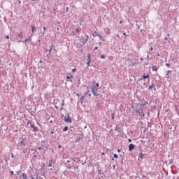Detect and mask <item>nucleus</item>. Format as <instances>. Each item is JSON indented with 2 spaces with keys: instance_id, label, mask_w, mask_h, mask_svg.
<instances>
[{
  "instance_id": "obj_1",
  "label": "nucleus",
  "mask_w": 179,
  "mask_h": 179,
  "mask_svg": "<svg viewBox=\"0 0 179 179\" xmlns=\"http://www.w3.org/2000/svg\"><path fill=\"white\" fill-rule=\"evenodd\" d=\"M27 127L30 125L31 128L33 129L34 132H37L38 131V127H35L34 126V122L32 120H29L27 122Z\"/></svg>"
},
{
  "instance_id": "obj_2",
  "label": "nucleus",
  "mask_w": 179,
  "mask_h": 179,
  "mask_svg": "<svg viewBox=\"0 0 179 179\" xmlns=\"http://www.w3.org/2000/svg\"><path fill=\"white\" fill-rule=\"evenodd\" d=\"M65 122H69L70 124L72 122V119L69 117V113H68L66 116H64Z\"/></svg>"
},
{
  "instance_id": "obj_3",
  "label": "nucleus",
  "mask_w": 179,
  "mask_h": 179,
  "mask_svg": "<svg viewBox=\"0 0 179 179\" xmlns=\"http://www.w3.org/2000/svg\"><path fill=\"white\" fill-rule=\"evenodd\" d=\"M81 40L83 41H82L83 44H86V43H87V41H89V35H86L85 38L82 37Z\"/></svg>"
},
{
  "instance_id": "obj_4",
  "label": "nucleus",
  "mask_w": 179,
  "mask_h": 179,
  "mask_svg": "<svg viewBox=\"0 0 179 179\" xmlns=\"http://www.w3.org/2000/svg\"><path fill=\"white\" fill-rule=\"evenodd\" d=\"M29 176H27V174L24 173H22L20 175V179H28Z\"/></svg>"
},
{
  "instance_id": "obj_5",
  "label": "nucleus",
  "mask_w": 179,
  "mask_h": 179,
  "mask_svg": "<svg viewBox=\"0 0 179 179\" xmlns=\"http://www.w3.org/2000/svg\"><path fill=\"white\" fill-rule=\"evenodd\" d=\"M26 138H24L23 140L20 143V146H27V143H26Z\"/></svg>"
},
{
  "instance_id": "obj_6",
  "label": "nucleus",
  "mask_w": 179,
  "mask_h": 179,
  "mask_svg": "<svg viewBox=\"0 0 179 179\" xmlns=\"http://www.w3.org/2000/svg\"><path fill=\"white\" fill-rule=\"evenodd\" d=\"M146 79H149V74L144 73L143 77L139 79V80H146Z\"/></svg>"
},
{
  "instance_id": "obj_7",
  "label": "nucleus",
  "mask_w": 179,
  "mask_h": 179,
  "mask_svg": "<svg viewBox=\"0 0 179 179\" xmlns=\"http://www.w3.org/2000/svg\"><path fill=\"white\" fill-rule=\"evenodd\" d=\"M135 149V145L134 144H129V152H132Z\"/></svg>"
},
{
  "instance_id": "obj_8",
  "label": "nucleus",
  "mask_w": 179,
  "mask_h": 179,
  "mask_svg": "<svg viewBox=\"0 0 179 179\" xmlns=\"http://www.w3.org/2000/svg\"><path fill=\"white\" fill-rule=\"evenodd\" d=\"M88 62H87V66H90V54L87 55Z\"/></svg>"
},
{
  "instance_id": "obj_9",
  "label": "nucleus",
  "mask_w": 179,
  "mask_h": 179,
  "mask_svg": "<svg viewBox=\"0 0 179 179\" xmlns=\"http://www.w3.org/2000/svg\"><path fill=\"white\" fill-rule=\"evenodd\" d=\"M158 69H159V68H157V66H152V71H153L154 72H157Z\"/></svg>"
},
{
  "instance_id": "obj_10",
  "label": "nucleus",
  "mask_w": 179,
  "mask_h": 179,
  "mask_svg": "<svg viewBox=\"0 0 179 179\" xmlns=\"http://www.w3.org/2000/svg\"><path fill=\"white\" fill-rule=\"evenodd\" d=\"M17 37L19 38H23V32H20L19 34H17Z\"/></svg>"
},
{
  "instance_id": "obj_11",
  "label": "nucleus",
  "mask_w": 179,
  "mask_h": 179,
  "mask_svg": "<svg viewBox=\"0 0 179 179\" xmlns=\"http://www.w3.org/2000/svg\"><path fill=\"white\" fill-rule=\"evenodd\" d=\"M97 88H96V85H94V87H92V92L94 93V92H97Z\"/></svg>"
},
{
  "instance_id": "obj_12",
  "label": "nucleus",
  "mask_w": 179,
  "mask_h": 179,
  "mask_svg": "<svg viewBox=\"0 0 179 179\" xmlns=\"http://www.w3.org/2000/svg\"><path fill=\"white\" fill-rule=\"evenodd\" d=\"M84 100H85V96H81V97L80 98V103L81 104H83Z\"/></svg>"
},
{
  "instance_id": "obj_13",
  "label": "nucleus",
  "mask_w": 179,
  "mask_h": 179,
  "mask_svg": "<svg viewBox=\"0 0 179 179\" xmlns=\"http://www.w3.org/2000/svg\"><path fill=\"white\" fill-rule=\"evenodd\" d=\"M54 159H50L49 161L48 167H52V162Z\"/></svg>"
},
{
  "instance_id": "obj_14",
  "label": "nucleus",
  "mask_w": 179,
  "mask_h": 179,
  "mask_svg": "<svg viewBox=\"0 0 179 179\" xmlns=\"http://www.w3.org/2000/svg\"><path fill=\"white\" fill-rule=\"evenodd\" d=\"M144 157H145V155H143V153H142V152L139 153L138 157L140 159H143Z\"/></svg>"
},
{
  "instance_id": "obj_15",
  "label": "nucleus",
  "mask_w": 179,
  "mask_h": 179,
  "mask_svg": "<svg viewBox=\"0 0 179 179\" xmlns=\"http://www.w3.org/2000/svg\"><path fill=\"white\" fill-rule=\"evenodd\" d=\"M67 80H71V79H73V76L70 75L66 77Z\"/></svg>"
},
{
  "instance_id": "obj_16",
  "label": "nucleus",
  "mask_w": 179,
  "mask_h": 179,
  "mask_svg": "<svg viewBox=\"0 0 179 179\" xmlns=\"http://www.w3.org/2000/svg\"><path fill=\"white\" fill-rule=\"evenodd\" d=\"M46 51H49L48 55H50V54H51V51H52V46L50 48V49H46Z\"/></svg>"
},
{
  "instance_id": "obj_17",
  "label": "nucleus",
  "mask_w": 179,
  "mask_h": 179,
  "mask_svg": "<svg viewBox=\"0 0 179 179\" xmlns=\"http://www.w3.org/2000/svg\"><path fill=\"white\" fill-rule=\"evenodd\" d=\"M171 72V71H170V70L167 71L166 74V76L167 78H169V76L170 75Z\"/></svg>"
},
{
  "instance_id": "obj_18",
  "label": "nucleus",
  "mask_w": 179,
  "mask_h": 179,
  "mask_svg": "<svg viewBox=\"0 0 179 179\" xmlns=\"http://www.w3.org/2000/svg\"><path fill=\"white\" fill-rule=\"evenodd\" d=\"M92 94L94 96V97H97V96H99V94L97 93V91H95V92H92Z\"/></svg>"
},
{
  "instance_id": "obj_19",
  "label": "nucleus",
  "mask_w": 179,
  "mask_h": 179,
  "mask_svg": "<svg viewBox=\"0 0 179 179\" xmlns=\"http://www.w3.org/2000/svg\"><path fill=\"white\" fill-rule=\"evenodd\" d=\"M69 127L68 126H66L64 129H63V132H66V131H68Z\"/></svg>"
},
{
  "instance_id": "obj_20",
  "label": "nucleus",
  "mask_w": 179,
  "mask_h": 179,
  "mask_svg": "<svg viewBox=\"0 0 179 179\" xmlns=\"http://www.w3.org/2000/svg\"><path fill=\"white\" fill-rule=\"evenodd\" d=\"M36 27H31L32 33H34V31H36Z\"/></svg>"
},
{
  "instance_id": "obj_21",
  "label": "nucleus",
  "mask_w": 179,
  "mask_h": 179,
  "mask_svg": "<svg viewBox=\"0 0 179 179\" xmlns=\"http://www.w3.org/2000/svg\"><path fill=\"white\" fill-rule=\"evenodd\" d=\"M97 36L99 37V38H101V40H102V41H104V39H103V36L99 35V34H97Z\"/></svg>"
},
{
  "instance_id": "obj_22",
  "label": "nucleus",
  "mask_w": 179,
  "mask_h": 179,
  "mask_svg": "<svg viewBox=\"0 0 179 179\" xmlns=\"http://www.w3.org/2000/svg\"><path fill=\"white\" fill-rule=\"evenodd\" d=\"M153 87H155V84H152V85H150L148 89L149 90H151V89H153Z\"/></svg>"
},
{
  "instance_id": "obj_23",
  "label": "nucleus",
  "mask_w": 179,
  "mask_h": 179,
  "mask_svg": "<svg viewBox=\"0 0 179 179\" xmlns=\"http://www.w3.org/2000/svg\"><path fill=\"white\" fill-rule=\"evenodd\" d=\"M75 30H76V33H80V28H77Z\"/></svg>"
},
{
  "instance_id": "obj_24",
  "label": "nucleus",
  "mask_w": 179,
  "mask_h": 179,
  "mask_svg": "<svg viewBox=\"0 0 179 179\" xmlns=\"http://www.w3.org/2000/svg\"><path fill=\"white\" fill-rule=\"evenodd\" d=\"M101 58L102 59H106V55H101Z\"/></svg>"
},
{
  "instance_id": "obj_25",
  "label": "nucleus",
  "mask_w": 179,
  "mask_h": 179,
  "mask_svg": "<svg viewBox=\"0 0 179 179\" xmlns=\"http://www.w3.org/2000/svg\"><path fill=\"white\" fill-rule=\"evenodd\" d=\"M31 40V38L30 37H29L27 39H25L24 41H26L27 43L28 41H30Z\"/></svg>"
},
{
  "instance_id": "obj_26",
  "label": "nucleus",
  "mask_w": 179,
  "mask_h": 179,
  "mask_svg": "<svg viewBox=\"0 0 179 179\" xmlns=\"http://www.w3.org/2000/svg\"><path fill=\"white\" fill-rule=\"evenodd\" d=\"M61 106H62V107H64V106H65V101L64 100L62 101V103H61Z\"/></svg>"
},
{
  "instance_id": "obj_27",
  "label": "nucleus",
  "mask_w": 179,
  "mask_h": 179,
  "mask_svg": "<svg viewBox=\"0 0 179 179\" xmlns=\"http://www.w3.org/2000/svg\"><path fill=\"white\" fill-rule=\"evenodd\" d=\"M113 157H115V159H118V155L117 154H114Z\"/></svg>"
},
{
  "instance_id": "obj_28",
  "label": "nucleus",
  "mask_w": 179,
  "mask_h": 179,
  "mask_svg": "<svg viewBox=\"0 0 179 179\" xmlns=\"http://www.w3.org/2000/svg\"><path fill=\"white\" fill-rule=\"evenodd\" d=\"M140 115H141V117H145V113L142 112L140 113Z\"/></svg>"
},
{
  "instance_id": "obj_29",
  "label": "nucleus",
  "mask_w": 179,
  "mask_h": 179,
  "mask_svg": "<svg viewBox=\"0 0 179 179\" xmlns=\"http://www.w3.org/2000/svg\"><path fill=\"white\" fill-rule=\"evenodd\" d=\"M99 86H100V85H99V83H96V84L95 85V88L96 89V87H99Z\"/></svg>"
},
{
  "instance_id": "obj_30",
  "label": "nucleus",
  "mask_w": 179,
  "mask_h": 179,
  "mask_svg": "<svg viewBox=\"0 0 179 179\" xmlns=\"http://www.w3.org/2000/svg\"><path fill=\"white\" fill-rule=\"evenodd\" d=\"M68 10H69V7H66V12H68Z\"/></svg>"
},
{
  "instance_id": "obj_31",
  "label": "nucleus",
  "mask_w": 179,
  "mask_h": 179,
  "mask_svg": "<svg viewBox=\"0 0 179 179\" xmlns=\"http://www.w3.org/2000/svg\"><path fill=\"white\" fill-rule=\"evenodd\" d=\"M6 38L7 40H9V35H7V36H6Z\"/></svg>"
},
{
  "instance_id": "obj_32",
  "label": "nucleus",
  "mask_w": 179,
  "mask_h": 179,
  "mask_svg": "<svg viewBox=\"0 0 179 179\" xmlns=\"http://www.w3.org/2000/svg\"><path fill=\"white\" fill-rule=\"evenodd\" d=\"M166 66H170V63H166Z\"/></svg>"
},
{
  "instance_id": "obj_33",
  "label": "nucleus",
  "mask_w": 179,
  "mask_h": 179,
  "mask_svg": "<svg viewBox=\"0 0 179 179\" xmlns=\"http://www.w3.org/2000/svg\"><path fill=\"white\" fill-rule=\"evenodd\" d=\"M72 72H76V69H73Z\"/></svg>"
},
{
  "instance_id": "obj_34",
  "label": "nucleus",
  "mask_w": 179,
  "mask_h": 179,
  "mask_svg": "<svg viewBox=\"0 0 179 179\" xmlns=\"http://www.w3.org/2000/svg\"><path fill=\"white\" fill-rule=\"evenodd\" d=\"M11 157L13 159V157H15V155H13V153L11 154Z\"/></svg>"
},
{
  "instance_id": "obj_35",
  "label": "nucleus",
  "mask_w": 179,
  "mask_h": 179,
  "mask_svg": "<svg viewBox=\"0 0 179 179\" xmlns=\"http://www.w3.org/2000/svg\"><path fill=\"white\" fill-rule=\"evenodd\" d=\"M99 50V47L96 46V47L94 48V50Z\"/></svg>"
},
{
  "instance_id": "obj_36",
  "label": "nucleus",
  "mask_w": 179,
  "mask_h": 179,
  "mask_svg": "<svg viewBox=\"0 0 179 179\" xmlns=\"http://www.w3.org/2000/svg\"><path fill=\"white\" fill-rule=\"evenodd\" d=\"M85 164H86V162L82 163V166H84Z\"/></svg>"
},
{
  "instance_id": "obj_37",
  "label": "nucleus",
  "mask_w": 179,
  "mask_h": 179,
  "mask_svg": "<svg viewBox=\"0 0 179 179\" xmlns=\"http://www.w3.org/2000/svg\"><path fill=\"white\" fill-rule=\"evenodd\" d=\"M164 40H165L166 41H167V40H169V38L166 37V38H164Z\"/></svg>"
},
{
  "instance_id": "obj_38",
  "label": "nucleus",
  "mask_w": 179,
  "mask_h": 179,
  "mask_svg": "<svg viewBox=\"0 0 179 179\" xmlns=\"http://www.w3.org/2000/svg\"><path fill=\"white\" fill-rule=\"evenodd\" d=\"M150 50V51H153V47H151Z\"/></svg>"
},
{
  "instance_id": "obj_39",
  "label": "nucleus",
  "mask_w": 179,
  "mask_h": 179,
  "mask_svg": "<svg viewBox=\"0 0 179 179\" xmlns=\"http://www.w3.org/2000/svg\"><path fill=\"white\" fill-rule=\"evenodd\" d=\"M123 36H127V33L124 32L123 33Z\"/></svg>"
},
{
  "instance_id": "obj_40",
  "label": "nucleus",
  "mask_w": 179,
  "mask_h": 179,
  "mask_svg": "<svg viewBox=\"0 0 179 179\" xmlns=\"http://www.w3.org/2000/svg\"><path fill=\"white\" fill-rule=\"evenodd\" d=\"M136 113H139V109H136Z\"/></svg>"
},
{
  "instance_id": "obj_41",
  "label": "nucleus",
  "mask_w": 179,
  "mask_h": 179,
  "mask_svg": "<svg viewBox=\"0 0 179 179\" xmlns=\"http://www.w3.org/2000/svg\"><path fill=\"white\" fill-rule=\"evenodd\" d=\"M112 120H114V114H113Z\"/></svg>"
},
{
  "instance_id": "obj_42",
  "label": "nucleus",
  "mask_w": 179,
  "mask_h": 179,
  "mask_svg": "<svg viewBox=\"0 0 179 179\" xmlns=\"http://www.w3.org/2000/svg\"><path fill=\"white\" fill-rule=\"evenodd\" d=\"M10 173V174H13V171H11Z\"/></svg>"
},
{
  "instance_id": "obj_43",
  "label": "nucleus",
  "mask_w": 179,
  "mask_h": 179,
  "mask_svg": "<svg viewBox=\"0 0 179 179\" xmlns=\"http://www.w3.org/2000/svg\"><path fill=\"white\" fill-rule=\"evenodd\" d=\"M43 30L44 31H45V27H43Z\"/></svg>"
},
{
  "instance_id": "obj_44",
  "label": "nucleus",
  "mask_w": 179,
  "mask_h": 179,
  "mask_svg": "<svg viewBox=\"0 0 179 179\" xmlns=\"http://www.w3.org/2000/svg\"><path fill=\"white\" fill-rule=\"evenodd\" d=\"M157 57H160V54L157 53Z\"/></svg>"
},
{
  "instance_id": "obj_45",
  "label": "nucleus",
  "mask_w": 179,
  "mask_h": 179,
  "mask_svg": "<svg viewBox=\"0 0 179 179\" xmlns=\"http://www.w3.org/2000/svg\"><path fill=\"white\" fill-rule=\"evenodd\" d=\"M60 110H64V108L62 106L61 108H60Z\"/></svg>"
},
{
  "instance_id": "obj_46",
  "label": "nucleus",
  "mask_w": 179,
  "mask_h": 179,
  "mask_svg": "<svg viewBox=\"0 0 179 179\" xmlns=\"http://www.w3.org/2000/svg\"><path fill=\"white\" fill-rule=\"evenodd\" d=\"M50 134H54V131H50Z\"/></svg>"
},
{
  "instance_id": "obj_47",
  "label": "nucleus",
  "mask_w": 179,
  "mask_h": 179,
  "mask_svg": "<svg viewBox=\"0 0 179 179\" xmlns=\"http://www.w3.org/2000/svg\"><path fill=\"white\" fill-rule=\"evenodd\" d=\"M129 142H132V140H131V139H129Z\"/></svg>"
},
{
  "instance_id": "obj_48",
  "label": "nucleus",
  "mask_w": 179,
  "mask_h": 179,
  "mask_svg": "<svg viewBox=\"0 0 179 179\" xmlns=\"http://www.w3.org/2000/svg\"><path fill=\"white\" fill-rule=\"evenodd\" d=\"M26 43H27L26 41H23V43H24V44H26Z\"/></svg>"
},
{
  "instance_id": "obj_49",
  "label": "nucleus",
  "mask_w": 179,
  "mask_h": 179,
  "mask_svg": "<svg viewBox=\"0 0 179 179\" xmlns=\"http://www.w3.org/2000/svg\"><path fill=\"white\" fill-rule=\"evenodd\" d=\"M117 152H121V150H117Z\"/></svg>"
},
{
  "instance_id": "obj_50",
  "label": "nucleus",
  "mask_w": 179,
  "mask_h": 179,
  "mask_svg": "<svg viewBox=\"0 0 179 179\" xmlns=\"http://www.w3.org/2000/svg\"><path fill=\"white\" fill-rule=\"evenodd\" d=\"M38 149L40 150H41V148H38Z\"/></svg>"
},
{
  "instance_id": "obj_51",
  "label": "nucleus",
  "mask_w": 179,
  "mask_h": 179,
  "mask_svg": "<svg viewBox=\"0 0 179 179\" xmlns=\"http://www.w3.org/2000/svg\"><path fill=\"white\" fill-rule=\"evenodd\" d=\"M95 34H96V36H97L98 34L96 32H95Z\"/></svg>"
},
{
  "instance_id": "obj_52",
  "label": "nucleus",
  "mask_w": 179,
  "mask_h": 179,
  "mask_svg": "<svg viewBox=\"0 0 179 179\" xmlns=\"http://www.w3.org/2000/svg\"><path fill=\"white\" fill-rule=\"evenodd\" d=\"M137 106H141V104H139V103H138V104H137Z\"/></svg>"
},
{
  "instance_id": "obj_53",
  "label": "nucleus",
  "mask_w": 179,
  "mask_h": 179,
  "mask_svg": "<svg viewBox=\"0 0 179 179\" xmlns=\"http://www.w3.org/2000/svg\"><path fill=\"white\" fill-rule=\"evenodd\" d=\"M120 24L122 23V21H120Z\"/></svg>"
},
{
  "instance_id": "obj_54",
  "label": "nucleus",
  "mask_w": 179,
  "mask_h": 179,
  "mask_svg": "<svg viewBox=\"0 0 179 179\" xmlns=\"http://www.w3.org/2000/svg\"><path fill=\"white\" fill-rule=\"evenodd\" d=\"M43 34H45V32H43Z\"/></svg>"
},
{
  "instance_id": "obj_55",
  "label": "nucleus",
  "mask_w": 179,
  "mask_h": 179,
  "mask_svg": "<svg viewBox=\"0 0 179 179\" xmlns=\"http://www.w3.org/2000/svg\"><path fill=\"white\" fill-rule=\"evenodd\" d=\"M89 96H92V94H90Z\"/></svg>"
},
{
  "instance_id": "obj_56",
  "label": "nucleus",
  "mask_w": 179,
  "mask_h": 179,
  "mask_svg": "<svg viewBox=\"0 0 179 179\" xmlns=\"http://www.w3.org/2000/svg\"><path fill=\"white\" fill-rule=\"evenodd\" d=\"M67 163H69V160L67 161Z\"/></svg>"
},
{
  "instance_id": "obj_57",
  "label": "nucleus",
  "mask_w": 179,
  "mask_h": 179,
  "mask_svg": "<svg viewBox=\"0 0 179 179\" xmlns=\"http://www.w3.org/2000/svg\"><path fill=\"white\" fill-rule=\"evenodd\" d=\"M169 37H170V34H168Z\"/></svg>"
},
{
  "instance_id": "obj_58",
  "label": "nucleus",
  "mask_w": 179,
  "mask_h": 179,
  "mask_svg": "<svg viewBox=\"0 0 179 179\" xmlns=\"http://www.w3.org/2000/svg\"><path fill=\"white\" fill-rule=\"evenodd\" d=\"M89 91L86 92V93H88Z\"/></svg>"
},
{
  "instance_id": "obj_59",
  "label": "nucleus",
  "mask_w": 179,
  "mask_h": 179,
  "mask_svg": "<svg viewBox=\"0 0 179 179\" xmlns=\"http://www.w3.org/2000/svg\"><path fill=\"white\" fill-rule=\"evenodd\" d=\"M31 1H36V0H31Z\"/></svg>"
},
{
  "instance_id": "obj_60",
  "label": "nucleus",
  "mask_w": 179,
  "mask_h": 179,
  "mask_svg": "<svg viewBox=\"0 0 179 179\" xmlns=\"http://www.w3.org/2000/svg\"><path fill=\"white\" fill-rule=\"evenodd\" d=\"M46 1H48V0H46Z\"/></svg>"
}]
</instances>
